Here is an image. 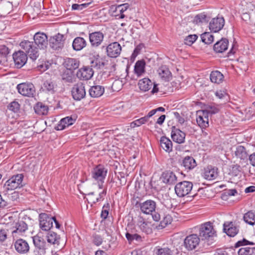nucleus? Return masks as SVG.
Instances as JSON below:
<instances>
[{
  "mask_svg": "<svg viewBox=\"0 0 255 255\" xmlns=\"http://www.w3.org/2000/svg\"><path fill=\"white\" fill-rule=\"evenodd\" d=\"M157 71L160 77L165 81H169L171 77L170 71L165 66H161Z\"/></svg>",
  "mask_w": 255,
  "mask_h": 255,
  "instance_id": "f704fd0d",
  "label": "nucleus"
},
{
  "mask_svg": "<svg viewBox=\"0 0 255 255\" xmlns=\"http://www.w3.org/2000/svg\"><path fill=\"white\" fill-rule=\"evenodd\" d=\"M128 5L127 4H124L122 5H119L116 8V12H120V14L116 15V16H119V18H123L125 17V15L123 13L127 10L128 9Z\"/></svg>",
  "mask_w": 255,
  "mask_h": 255,
  "instance_id": "3c124183",
  "label": "nucleus"
},
{
  "mask_svg": "<svg viewBox=\"0 0 255 255\" xmlns=\"http://www.w3.org/2000/svg\"><path fill=\"white\" fill-rule=\"evenodd\" d=\"M126 237L129 243L133 241H135L137 242H141L142 241V237L137 234H132L127 232L126 234Z\"/></svg>",
  "mask_w": 255,
  "mask_h": 255,
  "instance_id": "de8ad7c7",
  "label": "nucleus"
},
{
  "mask_svg": "<svg viewBox=\"0 0 255 255\" xmlns=\"http://www.w3.org/2000/svg\"><path fill=\"white\" fill-rule=\"evenodd\" d=\"M239 255H255V247H245L241 248L238 251Z\"/></svg>",
  "mask_w": 255,
  "mask_h": 255,
  "instance_id": "49530a36",
  "label": "nucleus"
},
{
  "mask_svg": "<svg viewBox=\"0 0 255 255\" xmlns=\"http://www.w3.org/2000/svg\"><path fill=\"white\" fill-rule=\"evenodd\" d=\"M106 60L100 57L99 55L94 57V58H91V66L97 69L103 68L106 65Z\"/></svg>",
  "mask_w": 255,
  "mask_h": 255,
  "instance_id": "c85d7f7f",
  "label": "nucleus"
},
{
  "mask_svg": "<svg viewBox=\"0 0 255 255\" xmlns=\"http://www.w3.org/2000/svg\"><path fill=\"white\" fill-rule=\"evenodd\" d=\"M107 173V170L102 165L99 164L95 167L92 172V177L96 181L101 182L99 184V188H102L103 183L104 181Z\"/></svg>",
  "mask_w": 255,
  "mask_h": 255,
  "instance_id": "20e7f679",
  "label": "nucleus"
},
{
  "mask_svg": "<svg viewBox=\"0 0 255 255\" xmlns=\"http://www.w3.org/2000/svg\"><path fill=\"white\" fill-rule=\"evenodd\" d=\"M139 228L140 230L147 235H149L152 233V229L151 227L150 223L145 222H140L139 224Z\"/></svg>",
  "mask_w": 255,
  "mask_h": 255,
  "instance_id": "a18cd8bd",
  "label": "nucleus"
},
{
  "mask_svg": "<svg viewBox=\"0 0 255 255\" xmlns=\"http://www.w3.org/2000/svg\"><path fill=\"white\" fill-rule=\"evenodd\" d=\"M210 17L208 16L204 13H202L197 15L194 18V22L196 23H207L209 20Z\"/></svg>",
  "mask_w": 255,
  "mask_h": 255,
  "instance_id": "8fccbe9b",
  "label": "nucleus"
},
{
  "mask_svg": "<svg viewBox=\"0 0 255 255\" xmlns=\"http://www.w3.org/2000/svg\"><path fill=\"white\" fill-rule=\"evenodd\" d=\"M161 147L166 152H169L172 149V141L165 136H162L160 140Z\"/></svg>",
  "mask_w": 255,
  "mask_h": 255,
  "instance_id": "c9c22d12",
  "label": "nucleus"
},
{
  "mask_svg": "<svg viewBox=\"0 0 255 255\" xmlns=\"http://www.w3.org/2000/svg\"><path fill=\"white\" fill-rule=\"evenodd\" d=\"M87 45L86 41L82 37H77L75 38L72 43V47L74 50L80 51Z\"/></svg>",
  "mask_w": 255,
  "mask_h": 255,
  "instance_id": "7c9ffc66",
  "label": "nucleus"
},
{
  "mask_svg": "<svg viewBox=\"0 0 255 255\" xmlns=\"http://www.w3.org/2000/svg\"><path fill=\"white\" fill-rule=\"evenodd\" d=\"M15 251L20 255L27 254L29 252L30 247L25 240L19 239L14 243Z\"/></svg>",
  "mask_w": 255,
  "mask_h": 255,
  "instance_id": "9b49d317",
  "label": "nucleus"
},
{
  "mask_svg": "<svg viewBox=\"0 0 255 255\" xmlns=\"http://www.w3.org/2000/svg\"><path fill=\"white\" fill-rule=\"evenodd\" d=\"M205 111L208 112V115L209 114L213 115L218 113L219 111V109L214 106H209L207 107V110Z\"/></svg>",
  "mask_w": 255,
  "mask_h": 255,
  "instance_id": "052dcab7",
  "label": "nucleus"
},
{
  "mask_svg": "<svg viewBox=\"0 0 255 255\" xmlns=\"http://www.w3.org/2000/svg\"><path fill=\"white\" fill-rule=\"evenodd\" d=\"M46 238L48 243L52 245H59L60 238V236L55 232L52 231L49 232L47 235Z\"/></svg>",
  "mask_w": 255,
  "mask_h": 255,
  "instance_id": "e433bc0d",
  "label": "nucleus"
},
{
  "mask_svg": "<svg viewBox=\"0 0 255 255\" xmlns=\"http://www.w3.org/2000/svg\"><path fill=\"white\" fill-rule=\"evenodd\" d=\"M193 187L192 182L184 181L179 182L175 186V191L176 195L179 197H184L189 194Z\"/></svg>",
  "mask_w": 255,
  "mask_h": 255,
  "instance_id": "7ed1b4c3",
  "label": "nucleus"
},
{
  "mask_svg": "<svg viewBox=\"0 0 255 255\" xmlns=\"http://www.w3.org/2000/svg\"><path fill=\"white\" fill-rule=\"evenodd\" d=\"M172 221V218L170 215H166L160 222V226L162 228L165 227L167 225L171 224Z\"/></svg>",
  "mask_w": 255,
  "mask_h": 255,
  "instance_id": "6e6d98bb",
  "label": "nucleus"
},
{
  "mask_svg": "<svg viewBox=\"0 0 255 255\" xmlns=\"http://www.w3.org/2000/svg\"><path fill=\"white\" fill-rule=\"evenodd\" d=\"M39 217L40 227L42 230L49 231L53 227L54 218L46 213L40 214Z\"/></svg>",
  "mask_w": 255,
  "mask_h": 255,
  "instance_id": "0eeeda50",
  "label": "nucleus"
},
{
  "mask_svg": "<svg viewBox=\"0 0 255 255\" xmlns=\"http://www.w3.org/2000/svg\"><path fill=\"white\" fill-rule=\"evenodd\" d=\"M254 244H255L253 242H250L247 240L244 239L242 240L239 241L237 243H236L235 247L236 248H238L243 246H246L248 245H254Z\"/></svg>",
  "mask_w": 255,
  "mask_h": 255,
  "instance_id": "13d9d810",
  "label": "nucleus"
},
{
  "mask_svg": "<svg viewBox=\"0 0 255 255\" xmlns=\"http://www.w3.org/2000/svg\"><path fill=\"white\" fill-rule=\"evenodd\" d=\"M224 231L230 237H235L239 232V229L232 222L224 224Z\"/></svg>",
  "mask_w": 255,
  "mask_h": 255,
  "instance_id": "a878e982",
  "label": "nucleus"
},
{
  "mask_svg": "<svg viewBox=\"0 0 255 255\" xmlns=\"http://www.w3.org/2000/svg\"><path fill=\"white\" fill-rule=\"evenodd\" d=\"M104 92V87L101 85L92 86L89 90V95L92 98H99L103 95Z\"/></svg>",
  "mask_w": 255,
  "mask_h": 255,
  "instance_id": "bb28decb",
  "label": "nucleus"
},
{
  "mask_svg": "<svg viewBox=\"0 0 255 255\" xmlns=\"http://www.w3.org/2000/svg\"><path fill=\"white\" fill-rule=\"evenodd\" d=\"M18 92L24 96L33 97L35 92V87L32 83H23L17 86Z\"/></svg>",
  "mask_w": 255,
  "mask_h": 255,
  "instance_id": "6e6552de",
  "label": "nucleus"
},
{
  "mask_svg": "<svg viewBox=\"0 0 255 255\" xmlns=\"http://www.w3.org/2000/svg\"><path fill=\"white\" fill-rule=\"evenodd\" d=\"M27 55L22 51H18L13 54V59L15 66L19 68L22 67L26 62Z\"/></svg>",
  "mask_w": 255,
  "mask_h": 255,
  "instance_id": "dca6fc26",
  "label": "nucleus"
},
{
  "mask_svg": "<svg viewBox=\"0 0 255 255\" xmlns=\"http://www.w3.org/2000/svg\"><path fill=\"white\" fill-rule=\"evenodd\" d=\"M173 115L174 117L177 120L178 122L180 124H183L185 122L184 118L181 116L180 114L178 112H174Z\"/></svg>",
  "mask_w": 255,
  "mask_h": 255,
  "instance_id": "e2e57ef3",
  "label": "nucleus"
},
{
  "mask_svg": "<svg viewBox=\"0 0 255 255\" xmlns=\"http://www.w3.org/2000/svg\"><path fill=\"white\" fill-rule=\"evenodd\" d=\"M163 181L164 183L169 184H173L177 180L175 174L171 171H167L162 174Z\"/></svg>",
  "mask_w": 255,
  "mask_h": 255,
  "instance_id": "473e14b6",
  "label": "nucleus"
},
{
  "mask_svg": "<svg viewBox=\"0 0 255 255\" xmlns=\"http://www.w3.org/2000/svg\"><path fill=\"white\" fill-rule=\"evenodd\" d=\"M228 43L229 42L227 39L222 38L215 44L214 49L217 53H222L227 49Z\"/></svg>",
  "mask_w": 255,
  "mask_h": 255,
  "instance_id": "c756f323",
  "label": "nucleus"
},
{
  "mask_svg": "<svg viewBox=\"0 0 255 255\" xmlns=\"http://www.w3.org/2000/svg\"><path fill=\"white\" fill-rule=\"evenodd\" d=\"M56 86L54 81H52L51 79H49L44 82L43 88L44 90L51 92V93H53Z\"/></svg>",
  "mask_w": 255,
  "mask_h": 255,
  "instance_id": "37998d69",
  "label": "nucleus"
},
{
  "mask_svg": "<svg viewBox=\"0 0 255 255\" xmlns=\"http://www.w3.org/2000/svg\"><path fill=\"white\" fill-rule=\"evenodd\" d=\"M90 4V3H85L82 4H73L72 5V8L73 10H82L84 8L87 7V6Z\"/></svg>",
  "mask_w": 255,
  "mask_h": 255,
  "instance_id": "4d7b16f0",
  "label": "nucleus"
},
{
  "mask_svg": "<svg viewBox=\"0 0 255 255\" xmlns=\"http://www.w3.org/2000/svg\"><path fill=\"white\" fill-rule=\"evenodd\" d=\"M196 122L198 126L202 128H205L209 126V119L208 112L204 110H199L197 112Z\"/></svg>",
  "mask_w": 255,
  "mask_h": 255,
  "instance_id": "2eb2a0df",
  "label": "nucleus"
},
{
  "mask_svg": "<svg viewBox=\"0 0 255 255\" xmlns=\"http://www.w3.org/2000/svg\"><path fill=\"white\" fill-rule=\"evenodd\" d=\"M50 46L54 50H58L64 46V36L63 34L58 33L49 40Z\"/></svg>",
  "mask_w": 255,
  "mask_h": 255,
  "instance_id": "ddd939ff",
  "label": "nucleus"
},
{
  "mask_svg": "<svg viewBox=\"0 0 255 255\" xmlns=\"http://www.w3.org/2000/svg\"><path fill=\"white\" fill-rule=\"evenodd\" d=\"M7 237V233L5 230H0V242H2L5 240Z\"/></svg>",
  "mask_w": 255,
  "mask_h": 255,
  "instance_id": "69168bd1",
  "label": "nucleus"
},
{
  "mask_svg": "<svg viewBox=\"0 0 255 255\" xmlns=\"http://www.w3.org/2000/svg\"><path fill=\"white\" fill-rule=\"evenodd\" d=\"M199 236L202 240L207 239L216 236V231L210 222H207L201 226L199 231Z\"/></svg>",
  "mask_w": 255,
  "mask_h": 255,
  "instance_id": "423d86ee",
  "label": "nucleus"
},
{
  "mask_svg": "<svg viewBox=\"0 0 255 255\" xmlns=\"http://www.w3.org/2000/svg\"><path fill=\"white\" fill-rule=\"evenodd\" d=\"M12 7V4L9 1H4L0 4V13L1 15L8 14Z\"/></svg>",
  "mask_w": 255,
  "mask_h": 255,
  "instance_id": "a19ab883",
  "label": "nucleus"
},
{
  "mask_svg": "<svg viewBox=\"0 0 255 255\" xmlns=\"http://www.w3.org/2000/svg\"><path fill=\"white\" fill-rule=\"evenodd\" d=\"M76 121V119H73L71 117H67L61 119L59 124L57 126L56 129L57 130H62L72 125Z\"/></svg>",
  "mask_w": 255,
  "mask_h": 255,
  "instance_id": "cd10ccee",
  "label": "nucleus"
},
{
  "mask_svg": "<svg viewBox=\"0 0 255 255\" xmlns=\"http://www.w3.org/2000/svg\"><path fill=\"white\" fill-rule=\"evenodd\" d=\"M23 178V175L19 174L13 176L7 180L3 186V193H4V194H8V192L9 190H13L17 188L22 187Z\"/></svg>",
  "mask_w": 255,
  "mask_h": 255,
  "instance_id": "f257e3e1",
  "label": "nucleus"
},
{
  "mask_svg": "<svg viewBox=\"0 0 255 255\" xmlns=\"http://www.w3.org/2000/svg\"><path fill=\"white\" fill-rule=\"evenodd\" d=\"M93 69L90 67L85 66L79 69L76 75L80 80H88L93 77Z\"/></svg>",
  "mask_w": 255,
  "mask_h": 255,
  "instance_id": "a211bd4d",
  "label": "nucleus"
},
{
  "mask_svg": "<svg viewBox=\"0 0 255 255\" xmlns=\"http://www.w3.org/2000/svg\"><path fill=\"white\" fill-rule=\"evenodd\" d=\"M244 220L249 225H254L255 224V211H250L245 214Z\"/></svg>",
  "mask_w": 255,
  "mask_h": 255,
  "instance_id": "79ce46f5",
  "label": "nucleus"
},
{
  "mask_svg": "<svg viewBox=\"0 0 255 255\" xmlns=\"http://www.w3.org/2000/svg\"><path fill=\"white\" fill-rule=\"evenodd\" d=\"M27 224L23 221H18L12 228L11 234L13 238H18L22 236L27 230Z\"/></svg>",
  "mask_w": 255,
  "mask_h": 255,
  "instance_id": "1a4fd4ad",
  "label": "nucleus"
},
{
  "mask_svg": "<svg viewBox=\"0 0 255 255\" xmlns=\"http://www.w3.org/2000/svg\"><path fill=\"white\" fill-rule=\"evenodd\" d=\"M235 155L241 159H246L248 157L247 153L245 148L241 145L238 146L235 151Z\"/></svg>",
  "mask_w": 255,
  "mask_h": 255,
  "instance_id": "c03bdc74",
  "label": "nucleus"
},
{
  "mask_svg": "<svg viewBox=\"0 0 255 255\" xmlns=\"http://www.w3.org/2000/svg\"><path fill=\"white\" fill-rule=\"evenodd\" d=\"M139 207L143 213L149 214L154 211L156 208V203L153 200H148L140 203Z\"/></svg>",
  "mask_w": 255,
  "mask_h": 255,
  "instance_id": "aec40b11",
  "label": "nucleus"
},
{
  "mask_svg": "<svg viewBox=\"0 0 255 255\" xmlns=\"http://www.w3.org/2000/svg\"><path fill=\"white\" fill-rule=\"evenodd\" d=\"M32 239L35 248L45 253L46 250V243L45 240L39 236H34Z\"/></svg>",
  "mask_w": 255,
  "mask_h": 255,
  "instance_id": "393cba45",
  "label": "nucleus"
},
{
  "mask_svg": "<svg viewBox=\"0 0 255 255\" xmlns=\"http://www.w3.org/2000/svg\"><path fill=\"white\" fill-rule=\"evenodd\" d=\"M225 24V20L222 16H217L212 19L209 23L210 29L214 32H217L221 30Z\"/></svg>",
  "mask_w": 255,
  "mask_h": 255,
  "instance_id": "f3484780",
  "label": "nucleus"
},
{
  "mask_svg": "<svg viewBox=\"0 0 255 255\" xmlns=\"http://www.w3.org/2000/svg\"><path fill=\"white\" fill-rule=\"evenodd\" d=\"M250 11L243 13L242 18L243 20L251 22L255 20V6L252 3H249L248 6Z\"/></svg>",
  "mask_w": 255,
  "mask_h": 255,
  "instance_id": "b1692460",
  "label": "nucleus"
},
{
  "mask_svg": "<svg viewBox=\"0 0 255 255\" xmlns=\"http://www.w3.org/2000/svg\"><path fill=\"white\" fill-rule=\"evenodd\" d=\"M181 165L186 169L191 170L196 166L197 164L193 157L187 156L183 159Z\"/></svg>",
  "mask_w": 255,
  "mask_h": 255,
  "instance_id": "2f4dec72",
  "label": "nucleus"
},
{
  "mask_svg": "<svg viewBox=\"0 0 255 255\" xmlns=\"http://www.w3.org/2000/svg\"><path fill=\"white\" fill-rule=\"evenodd\" d=\"M19 107L20 106L18 102L13 101L10 104L8 108L10 110L14 112H17L19 109Z\"/></svg>",
  "mask_w": 255,
  "mask_h": 255,
  "instance_id": "bf43d9fd",
  "label": "nucleus"
},
{
  "mask_svg": "<svg viewBox=\"0 0 255 255\" xmlns=\"http://www.w3.org/2000/svg\"><path fill=\"white\" fill-rule=\"evenodd\" d=\"M200 238L196 234H192L188 236L184 240V244L185 247L188 250H193L199 245Z\"/></svg>",
  "mask_w": 255,
  "mask_h": 255,
  "instance_id": "9d476101",
  "label": "nucleus"
},
{
  "mask_svg": "<svg viewBox=\"0 0 255 255\" xmlns=\"http://www.w3.org/2000/svg\"><path fill=\"white\" fill-rule=\"evenodd\" d=\"M138 85L140 90L146 92L151 89L152 82L148 78H144L139 81Z\"/></svg>",
  "mask_w": 255,
  "mask_h": 255,
  "instance_id": "72a5a7b5",
  "label": "nucleus"
},
{
  "mask_svg": "<svg viewBox=\"0 0 255 255\" xmlns=\"http://www.w3.org/2000/svg\"><path fill=\"white\" fill-rule=\"evenodd\" d=\"M71 93L75 100L80 101L83 99L86 96L85 84L82 82H78L74 85Z\"/></svg>",
  "mask_w": 255,
  "mask_h": 255,
  "instance_id": "39448f33",
  "label": "nucleus"
},
{
  "mask_svg": "<svg viewBox=\"0 0 255 255\" xmlns=\"http://www.w3.org/2000/svg\"><path fill=\"white\" fill-rule=\"evenodd\" d=\"M104 34L100 31L93 32L89 34L90 44L92 47H99L103 41Z\"/></svg>",
  "mask_w": 255,
  "mask_h": 255,
  "instance_id": "f8f14e48",
  "label": "nucleus"
},
{
  "mask_svg": "<svg viewBox=\"0 0 255 255\" xmlns=\"http://www.w3.org/2000/svg\"><path fill=\"white\" fill-rule=\"evenodd\" d=\"M20 46L24 52L33 60H36L39 56L38 48L34 42L24 40L20 42Z\"/></svg>",
  "mask_w": 255,
  "mask_h": 255,
  "instance_id": "f03ea898",
  "label": "nucleus"
},
{
  "mask_svg": "<svg viewBox=\"0 0 255 255\" xmlns=\"http://www.w3.org/2000/svg\"><path fill=\"white\" fill-rule=\"evenodd\" d=\"M93 242L96 246H100L103 242V239L100 236L94 235L93 236Z\"/></svg>",
  "mask_w": 255,
  "mask_h": 255,
  "instance_id": "680f3d73",
  "label": "nucleus"
},
{
  "mask_svg": "<svg viewBox=\"0 0 255 255\" xmlns=\"http://www.w3.org/2000/svg\"><path fill=\"white\" fill-rule=\"evenodd\" d=\"M34 43L36 45L38 48L44 49L48 45V39L47 35L44 33L37 32L33 37Z\"/></svg>",
  "mask_w": 255,
  "mask_h": 255,
  "instance_id": "4468645a",
  "label": "nucleus"
},
{
  "mask_svg": "<svg viewBox=\"0 0 255 255\" xmlns=\"http://www.w3.org/2000/svg\"><path fill=\"white\" fill-rule=\"evenodd\" d=\"M198 36L196 34H191L185 37L184 43L188 45H191L197 39Z\"/></svg>",
  "mask_w": 255,
  "mask_h": 255,
  "instance_id": "864d4df0",
  "label": "nucleus"
},
{
  "mask_svg": "<svg viewBox=\"0 0 255 255\" xmlns=\"http://www.w3.org/2000/svg\"><path fill=\"white\" fill-rule=\"evenodd\" d=\"M145 63L143 60L137 61L134 65V73L138 76H140L145 71Z\"/></svg>",
  "mask_w": 255,
  "mask_h": 255,
  "instance_id": "ea45409f",
  "label": "nucleus"
},
{
  "mask_svg": "<svg viewBox=\"0 0 255 255\" xmlns=\"http://www.w3.org/2000/svg\"><path fill=\"white\" fill-rule=\"evenodd\" d=\"M157 255H172L173 252L170 249L167 247L160 248L157 250Z\"/></svg>",
  "mask_w": 255,
  "mask_h": 255,
  "instance_id": "603ef678",
  "label": "nucleus"
},
{
  "mask_svg": "<svg viewBox=\"0 0 255 255\" xmlns=\"http://www.w3.org/2000/svg\"><path fill=\"white\" fill-rule=\"evenodd\" d=\"M80 62L76 58H66L64 59V66L70 71H73L79 66Z\"/></svg>",
  "mask_w": 255,
  "mask_h": 255,
  "instance_id": "5701e85b",
  "label": "nucleus"
},
{
  "mask_svg": "<svg viewBox=\"0 0 255 255\" xmlns=\"http://www.w3.org/2000/svg\"><path fill=\"white\" fill-rule=\"evenodd\" d=\"M218 168L212 166H208L205 169L204 178L209 180L215 179L218 176Z\"/></svg>",
  "mask_w": 255,
  "mask_h": 255,
  "instance_id": "4be33fe9",
  "label": "nucleus"
},
{
  "mask_svg": "<svg viewBox=\"0 0 255 255\" xmlns=\"http://www.w3.org/2000/svg\"><path fill=\"white\" fill-rule=\"evenodd\" d=\"M35 112L39 115H46L48 111V108L42 103H37L34 107Z\"/></svg>",
  "mask_w": 255,
  "mask_h": 255,
  "instance_id": "58836bf2",
  "label": "nucleus"
},
{
  "mask_svg": "<svg viewBox=\"0 0 255 255\" xmlns=\"http://www.w3.org/2000/svg\"><path fill=\"white\" fill-rule=\"evenodd\" d=\"M171 137L173 141L178 143H182L185 141L186 134L173 126L172 127Z\"/></svg>",
  "mask_w": 255,
  "mask_h": 255,
  "instance_id": "412c9836",
  "label": "nucleus"
},
{
  "mask_svg": "<svg viewBox=\"0 0 255 255\" xmlns=\"http://www.w3.org/2000/svg\"><path fill=\"white\" fill-rule=\"evenodd\" d=\"M148 120L147 119V117L145 116L132 122L131 123L130 126L132 128H134L136 126H140V125L145 123L146 122H147Z\"/></svg>",
  "mask_w": 255,
  "mask_h": 255,
  "instance_id": "5fc2aeb1",
  "label": "nucleus"
},
{
  "mask_svg": "<svg viewBox=\"0 0 255 255\" xmlns=\"http://www.w3.org/2000/svg\"><path fill=\"white\" fill-rule=\"evenodd\" d=\"M202 41L205 44H210L214 41V36L209 32H205L201 35Z\"/></svg>",
  "mask_w": 255,
  "mask_h": 255,
  "instance_id": "09e8293b",
  "label": "nucleus"
},
{
  "mask_svg": "<svg viewBox=\"0 0 255 255\" xmlns=\"http://www.w3.org/2000/svg\"><path fill=\"white\" fill-rule=\"evenodd\" d=\"M216 96L219 98V99H223L227 96V94L225 91H217L215 93Z\"/></svg>",
  "mask_w": 255,
  "mask_h": 255,
  "instance_id": "774afa93",
  "label": "nucleus"
},
{
  "mask_svg": "<svg viewBox=\"0 0 255 255\" xmlns=\"http://www.w3.org/2000/svg\"><path fill=\"white\" fill-rule=\"evenodd\" d=\"M224 75L218 71H215L210 74V80L212 83L220 84L223 81Z\"/></svg>",
  "mask_w": 255,
  "mask_h": 255,
  "instance_id": "4c0bfd02",
  "label": "nucleus"
},
{
  "mask_svg": "<svg viewBox=\"0 0 255 255\" xmlns=\"http://www.w3.org/2000/svg\"><path fill=\"white\" fill-rule=\"evenodd\" d=\"M9 53L8 48L4 45H2L0 47V54L1 55L6 56Z\"/></svg>",
  "mask_w": 255,
  "mask_h": 255,
  "instance_id": "0e129e2a",
  "label": "nucleus"
},
{
  "mask_svg": "<svg viewBox=\"0 0 255 255\" xmlns=\"http://www.w3.org/2000/svg\"><path fill=\"white\" fill-rule=\"evenodd\" d=\"M45 254V253L35 248L32 252L29 253L28 255H44Z\"/></svg>",
  "mask_w": 255,
  "mask_h": 255,
  "instance_id": "338daca9",
  "label": "nucleus"
},
{
  "mask_svg": "<svg viewBox=\"0 0 255 255\" xmlns=\"http://www.w3.org/2000/svg\"><path fill=\"white\" fill-rule=\"evenodd\" d=\"M121 50L120 44L117 42L110 44L107 47L108 55L113 58L117 57L120 54Z\"/></svg>",
  "mask_w": 255,
  "mask_h": 255,
  "instance_id": "6ab92c4d",
  "label": "nucleus"
}]
</instances>
